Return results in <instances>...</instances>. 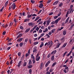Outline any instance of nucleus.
I'll return each instance as SVG.
<instances>
[{
	"instance_id": "nucleus-62",
	"label": "nucleus",
	"mask_w": 74,
	"mask_h": 74,
	"mask_svg": "<svg viewBox=\"0 0 74 74\" xmlns=\"http://www.w3.org/2000/svg\"><path fill=\"white\" fill-rule=\"evenodd\" d=\"M41 19H39L37 21V22L38 23L39 22H40V21H41Z\"/></svg>"
},
{
	"instance_id": "nucleus-59",
	"label": "nucleus",
	"mask_w": 74,
	"mask_h": 74,
	"mask_svg": "<svg viewBox=\"0 0 74 74\" xmlns=\"http://www.w3.org/2000/svg\"><path fill=\"white\" fill-rule=\"evenodd\" d=\"M64 72L65 73H67V70L66 69H64Z\"/></svg>"
},
{
	"instance_id": "nucleus-55",
	"label": "nucleus",
	"mask_w": 74,
	"mask_h": 74,
	"mask_svg": "<svg viewBox=\"0 0 74 74\" xmlns=\"http://www.w3.org/2000/svg\"><path fill=\"white\" fill-rule=\"evenodd\" d=\"M61 14H62L61 12H59V13H58V16H60L61 15Z\"/></svg>"
},
{
	"instance_id": "nucleus-36",
	"label": "nucleus",
	"mask_w": 74,
	"mask_h": 74,
	"mask_svg": "<svg viewBox=\"0 0 74 74\" xmlns=\"http://www.w3.org/2000/svg\"><path fill=\"white\" fill-rule=\"evenodd\" d=\"M12 25H13V23L12 22H10V23L9 26H12Z\"/></svg>"
},
{
	"instance_id": "nucleus-10",
	"label": "nucleus",
	"mask_w": 74,
	"mask_h": 74,
	"mask_svg": "<svg viewBox=\"0 0 74 74\" xmlns=\"http://www.w3.org/2000/svg\"><path fill=\"white\" fill-rule=\"evenodd\" d=\"M56 53V50H54V51H53L51 53V55H52L53 54L54 55H55V53Z\"/></svg>"
},
{
	"instance_id": "nucleus-6",
	"label": "nucleus",
	"mask_w": 74,
	"mask_h": 74,
	"mask_svg": "<svg viewBox=\"0 0 74 74\" xmlns=\"http://www.w3.org/2000/svg\"><path fill=\"white\" fill-rule=\"evenodd\" d=\"M36 61H39L40 59V57H36Z\"/></svg>"
},
{
	"instance_id": "nucleus-12",
	"label": "nucleus",
	"mask_w": 74,
	"mask_h": 74,
	"mask_svg": "<svg viewBox=\"0 0 74 74\" xmlns=\"http://www.w3.org/2000/svg\"><path fill=\"white\" fill-rule=\"evenodd\" d=\"M28 64L29 65H31L32 64V62L31 60H29Z\"/></svg>"
},
{
	"instance_id": "nucleus-58",
	"label": "nucleus",
	"mask_w": 74,
	"mask_h": 74,
	"mask_svg": "<svg viewBox=\"0 0 74 74\" xmlns=\"http://www.w3.org/2000/svg\"><path fill=\"white\" fill-rule=\"evenodd\" d=\"M61 17H59L57 19V20L58 21H59L60 19H61Z\"/></svg>"
},
{
	"instance_id": "nucleus-50",
	"label": "nucleus",
	"mask_w": 74,
	"mask_h": 74,
	"mask_svg": "<svg viewBox=\"0 0 74 74\" xmlns=\"http://www.w3.org/2000/svg\"><path fill=\"white\" fill-rule=\"evenodd\" d=\"M50 56H51V54H49L47 56L48 58H50Z\"/></svg>"
},
{
	"instance_id": "nucleus-17",
	"label": "nucleus",
	"mask_w": 74,
	"mask_h": 74,
	"mask_svg": "<svg viewBox=\"0 0 74 74\" xmlns=\"http://www.w3.org/2000/svg\"><path fill=\"white\" fill-rule=\"evenodd\" d=\"M63 34L64 36H65V34H66V30H64L63 32Z\"/></svg>"
},
{
	"instance_id": "nucleus-14",
	"label": "nucleus",
	"mask_w": 74,
	"mask_h": 74,
	"mask_svg": "<svg viewBox=\"0 0 74 74\" xmlns=\"http://www.w3.org/2000/svg\"><path fill=\"white\" fill-rule=\"evenodd\" d=\"M30 30V28H29L26 29V30L25 31V33H27Z\"/></svg>"
},
{
	"instance_id": "nucleus-18",
	"label": "nucleus",
	"mask_w": 74,
	"mask_h": 74,
	"mask_svg": "<svg viewBox=\"0 0 74 74\" xmlns=\"http://www.w3.org/2000/svg\"><path fill=\"white\" fill-rule=\"evenodd\" d=\"M55 59V57H54V56H53L51 58V60L53 61Z\"/></svg>"
},
{
	"instance_id": "nucleus-56",
	"label": "nucleus",
	"mask_w": 74,
	"mask_h": 74,
	"mask_svg": "<svg viewBox=\"0 0 74 74\" xmlns=\"http://www.w3.org/2000/svg\"><path fill=\"white\" fill-rule=\"evenodd\" d=\"M32 69H30L29 70V74H30L31 73H32Z\"/></svg>"
},
{
	"instance_id": "nucleus-11",
	"label": "nucleus",
	"mask_w": 74,
	"mask_h": 74,
	"mask_svg": "<svg viewBox=\"0 0 74 74\" xmlns=\"http://www.w3.org/2000/svg\"><path fill=\"white\" fill-rule=\"evenodd\" d=\"M67 44V42H65L63 46L62 47V48H64V47L66 46Z\"/></svg>"
},
{
	"instance_id": "nucleus-54",
	"label": "nucleus",
	"mask_w": 74,
	"mask_h": 74,
	"mask_svg": "<svg viewBox=\"0 0 74 74\" xmlns=\"http://www.w3.org/2000/svg\"><path fill=\"white\" fill-rule=\"evenodd\" d=\"M58 18V16H56L54 17V19H56V18Z\"/></svg>"
},
{
	"instance_id": "nucleus-40",
	"label": "nucleus",
	"mask_w": 74,
	"mask_h": 74,
	"mask_svg": "<svg viewBox=\"0 0 74 74\" xmlns=\"http://www.w3.org/2000/svg\"><path fill=\"white\" fill-rule=\"evenodd\" d=\"M51 2V0H49L47 2V4H49V3H50V2Z\"/></svg>"
},
{
	"instance_id": "nucleus-2",
	"label": "nucleus",
	"mask_w": 74,
	"mask_h": 74,
	"mask_svg": "<svg viewBox=\"0 0 74 74\" xmlns=\"http://www.w3.org/2000/svg\"><path fill=\"white\" fill-rule=\"evenodd\" d=\"M27 17L28 18H30L32 17V14L30 15V12H27Z\"/></svg>"
},
{
	"instance_id": "nucleus-42",
	"label": "nucleus",
	"mask_w": 74,
	"mask_h": 74,
	"mask_svg": "<svg viewBox=\"0 0 74 74\" xmlns=\"http://www.w3.org/2000/svg\"><path fill=\"white\" fill-rule=\"evenodd\" d=\"M63 28H64V27H61L60 28H59V30H60H60H62V29H63Z\"/></svg>"
},
{
	"instance_id": "nucleus-47",
	"label": "nucleus",
	"mask_w": 74,
	"mask_h": 74,
	"mask_svg": "<svg viewBox=\"0 0 74 74\" xmlns=\"http://www.w3.org/2000/svg\"><path fill=\"white\" fill-rule=\"evenodd\" d=\"M55 29H52L51 31V33H54V32H55Z\"/></svg>"
},
{
	"instance_id": "nucleus-38",
	"label": "nucleus",
	"mask_w": 74,
	"mask_h": 74,
	"mask_svg": "<svg viewBox=\"0 0 74 74\" xmlns=\"http://www.w3.org/2000/svg\"><path fill=\"white\" fill-rule=\"evenodd\" d=\"M18 36L19 37V38L21 37H22V34L21 33Z\"/></svg>"
},
{
	"instance_id": "nucleus-23",
	"label": "nucleus",
	"mask_w": 74,
	"mask_h": 74,
	"mask_svg": "<svg viewBox=\"0 0 74 74\" xmlns=\"http://www.w3.org/2000/svg\"><path fill=\"white\" fill-rule=\"evenodd\" d=\"M33 66V65H29L27 68L28 69H31L32 67V66Z\"/></svg>"
},
{
	"instance_id": "nucleus-27",
	"label": "nucleus",
	"mask_w": 74,
	"mask_h": 74,
	"mask_svg": "<svg viewBox=\"0 0 74 74\" xmlns=\"http://www.w3.org/2000/svg\"><path fill=\"white\" fill-rule=\"evenodd\" d=\"M24 57H25V55H23L21 58V60H22L23 59V58H24Z\"/></svg>"
},
{
	"instance_id": "nucleus-31",
	"label": "nucleus",
	"mask_w": 74,
	"mask_h": 74,
	"mask_svg": "<svg viewBox=\"0 0 74 74\" xmlns=\"http://www.w3.org/2000/svg\"><path fill=\"white\" fill-rule=\"evenodd\" d=\"M60 44L61 43H59L57 45V48H59V46H60Z\"/></svg>"
},
{
	"instance_id": "nucleus-52",
	"label": "nucleus",
	"mask_w": 74,
	"mask_h": 74,
	"mask_svg": "<svg viewBox=\"0 0 74 74\" xmlns=\"http://www.w3.org/2000/svg\"><path fill=\"white\" fill-rule=\"evenodd\" d=\"M38 30H39V28L38 27H37V28H36V30H37V31H38Z\"/></svg>"
},
{
	"instance_id": "nucleus-21",
	"label": "nucleus",
	"mask_w": 74,
	"mask_h": 74,
	"mask_svg": "<svg viewBox=\"0 0 74 74\" xmlns=\"http://www.w3.org/2000/svg\"><path fill=\"white\" fill-rule=\"evenodd\" d=\"M73 39H71L70 40V41L69 42V43H70V44H73V42H72L73 41ZM72 42V43H71V42Z\"/></svg>"
},
{
	"instance_id": "nucleus-51",
	"label": "nucleus",
	"mask_w": 74,
	"mask_h": 74,
	"mask_svg": "<svg viewBox=\"0 0 74 74\" xmlns=\"http://www.w3.org/2000/svg\"><path fill=\"white\" fill-rule=\"evenodd\" d=\"M37 14H34L32 15V16H37Z\"/></svg>"
},
{
	"instance_id": "nucleus-22",
	"label": "nucleus",
	"mask_w": 74,
	"mask_h": 74,
	"mask_svg": "<svg viewBox=\"0 0 74 74\" xmlns=\"http://www.w3.org/2000/svg\"><path fill=\"white\" fill-rule=\"evenodd\" d=\"M8 1H6L5 4V7H7V5H8Z\"/></svg>"
},
{
	"instance_id": "nucleus-5",
	"label": "nucleus",
	"mask_w": 74,
	"mask_h": 74,
	"mask_svg": "<svg viewBox=\"0 0 74 74\" xmlns=\"http://www.w3.org/2000/svg\"><path fill=\"white\" fill-rule=\"evenodd\" d=\"M72 10H73L72 8H69V9L68 10V11L67 12H68L69 14H70Z\"/></svg>"
},
{
	"instance_id": "nucleus-49",
	"label": "nucleus",
	"mask_w": 74,
	"mask_h": 74,
	"mask_svg": "<svg viewBox=\"0 0 74 74\" xmlns=\"http://www.w3.org/2000/svg\"><path fill=\"white\" fill-rule=\"evenodd\" d=\"M14 21L15 22V23H16V22H17V21H16V18L14 19Z\"/></svg>"
},
{
	"instance_id": "nucleus-32",
	"label": "nucleus",
	"mask_w": 74,
	"mask_h": 74,
	"mask_svg": "<svg viewBox=\"0 0 74 74\" xmlns=\"http://www.w3.org/2000/svg\"><path fill=\"white\" fill-rule=\"evenodd\" d=\"M51 44V42L49 41L48 43L47 42V45L48 46V45H49L50 44Z\"/></svg>"
},
{
	"instance_id": "nucleus-19",
	"label": "nucleus",
	"mask_w": 74,
	"mask_h": 74,
	"mask_svg": "<svg viewBox=\"0 0 74 74\" xmlns=\"http://www.w3.org/2000/svg\"><path fill=\"white\" fill-rule=\"evenodd\" d=\"M65 38V37H63L62 38H61L60 39L61 41H63V42H64V41L65 40H64V38Z\"/></svg>"
},
{
	"instance_id": "nucleus-4",
	"label": "nucleus",
	"mask_w": 74,
	"mask_h": 74,
	"mask_svg": "<svg viewBox=\"0 0 74 74\" xmlns=\"http://www.w3.org/2000/svg\"><path fill=\"white\" fill-rule=\"evenodd\" d=\"M51 63V61L49 60L46 64L45 65V67H47V66H48L49 65V63Z\"/></svg>"
},
{
	"instance_id": "nucleus-53",
	"label": "nucleus",
	"mask_w": 74,
	"mask_h": 74,
	"mask_svg": "<svg viewBox=\"0 0 74 74\" xmlns=\"http://www.w3.org/2000/svg\"><path fill=\"white\" fill-rule=\"evenodd\" d=\"M10 49H11V47H9L7 48V51H8V50H10Z\"/></svg>"
},
{
	"instance_id": "nucleus-30",
	"label": "nucleus",
	"mask_w": 74,
	"mask_h": 74,
	"mask_svg": "<svg viewBox=\"0 0 74 74\" xmlns=\"http://www.w3.org/2000/svg\"><path fill=\"white\" fill-rule=\"evenodd\" d=\"M31 58H32V59H34V58H35L34 57L33 54H31Z\"/></svg>"
},
{
	"instance_id": "nucleus-60",
	"label": "nucleus",
	"mask_w": 74,
	"mask_h": 74,
	"mask_svg": "<svg viewBox=\"0 0 74 74\" xmlns=\"http://www.w3.org/2000/svg\"><path fill=\"white\" fill-rule=\"evenodd\" d=\"M8 25H7V24H6L5 26V28H7V27H8Z\"/></svg>"
},
{
	"instance_id": "nucleus-46",
	"label": "nucleus",
	"mask_w": 74,
	"mask_h": 74,
	"mask_svg": "<svg viewBox=\"0 0 74 74\" xmlns=\"http://www.w3.org/2000/svg\"><path fill=\"white\" fill-rule=\"evenodd\" d=\"M42 11V10H40L38 12V14H40L41 12Z\"/></svg>"
},
{
	"instance_id": "nucleus-8",
	"label": "nucleus",
	"mask_w": 74,
	"mask_h": 74,
	"mask_svg": "<svg viewBox=\"0 0 74 74\" xmlns=\"http://www.w3.org/2000/svg\"><path fill=\"white\" fill-rule=\"evenodd\" d=\"M22 40H23V38H19L17 39V41L18 42H21L22 41Z\"/></svg>"
},
{
	"instance_id": "nucleus-26",
	"label": "nucleus",
	"mask_w": 74,
	"mask_h": 74,
	"mask_svg": "<svg viewBox=\"0 0 74 74\" xmlns=\"http://www.w3.org/2000/svg\"><path fill=\"white\" fill-rule=\"evenodd\" d=\"M40 17H37L36 18V19H35L34 21H37L38 19H40Z\"/></svg>"
},
{
	"instance_id": "nucleus-63",
	"label": "nucleus",
	"mask_w": 74,
	"mask_h": 74,
	"mask_svg": "<svg viewBox=\"0 0 74 74\" xmlns=\"http://www.w3.org/2000/svg\"><path fill=\"white\" fill-rule=\"evenodd\" d=\"M42 30L41 29H40L39 30V33H41L42 32Z\"/></svg>"
},
{
	"instance_id": "nucleus-41",
	"label": "nucleus",
	"mask_w": 74,
	"mask_h": 74,
	"mask_svg": "<svg viewBox=\"0 0 74 74\" xmlns=\"http://www.w3.org/2000/svg\"><path fill=\"white\" fill-rule=\"evenodd\" d=\"M56 62H54V63H53V64H52V66H53V67L54 66H55V65H56Z\"/></svg>"
},
{
	"instance_id": "nucleus-35",
	"label": "nucleus",
	"mask_w": 74,
	"mask_h": 74,
	"mask_svg": "<svg viewBox=\"0 0 74 74\" xmlns=\"http://www.w3.org/2000/svg\"><path fill=\"white\" fill-rule=\"evenodd\" d=\"M26 64H27V62H25L24 63L23 66H26Z\"/></svg>"
},
{
	"instance_id": "nucleus-9",
	"label": "nucleus",
	"mask_w": 74,
	"mask_h": 74,
	"mask_svg": "<svg viewBox=\"0 0 74 74\" xmlns=\"http://www.w3.org/2000/svg\"><path fill=\"white\" fill-rule=\"evenodd\" d=\"M43 6V4H42V3H40V5H39V7L40 8H42Z\"/></svg>"
},
{
	"instance_id": "nucleus-29",
	"label": "nucleus",
	"mask_w": 74,
	"mask_h": 74,
	"mask_svg": "<svg viewBox=\"0 0 74 74\" xmlns=\"http://www.w3.org/2000/svg\"><path fill=\"white\" fill-rule=\"evenodd\" d=\"M21 55V52H19L18 53V56H20Z\"/></svg>"
},
{
	"instance_id": "nucleus-43",
	"label": "nucleus",
	"mask_w": 74,
	"mask_h": 74,
	"mask_svg": "<svg viewBox=\"0 0 74 74\" xmlns=\"http://www.w3.org/2000/svg\"><path fill=\"white\" fill-rule=\"evenodd\" d=\"M21 64H18V65H17V66L18 69H19V68H20V67H21Z\"/></svg>"
},
{
	"instance_id": "nucleus-37",
	"label": "nucleus",
	"mask_w": 74,
	"mask_h": 74,
	"mask_svg": "<svg viewBox=\"0 0 74 74\" xmlns=\"http://www.w3.org/2000/svg\"><path fill=\"white\" fill-rule=\"evenodd\" d=\"M33 25V23H28L29 26H32Z\"/></svg>"
},
{
	"instance_id": "nucleus-15",
	"label": "nucleus",
	"mask_w": 74,
	"mask_h": 74,
	"mask_svg": "<svg viewBox=\"0 0 74 74\" xmlns=\"http://www.w3.org/2000/svg\"><path fill=\"white\" fill-rule=\"evenodd\" d=\"M27 21H30V19L29 18H26L25 19L24 22H26Z\"/></svg>"
},
{
	"instance_id": "nucleus-64",
	"label": "nucleus",
	"mask_w": 74,
	"mask_h": 74,
	"mask_svg": "<svg viewBox=\"0 0 74 74\" xmlns=\"http://www.w3.org/2000/svg\"><path fill=\"white\" fill-rule=\"evenodd\" d=\"M51 73L49 71H47V72L46 73V74H50Z\"/></svg>"
},
{
	"instance_id": "nucleus-28",
	"label": "nucleus",
	"mask_w": 74,
	"mask_h": 74,
	"mask_svg": "<svg viewBox=\"0 0 74 74\" xmlns=\"http://www.w3.org/2000/svg\"><path fill=\"white\" fill-rule=\"evenodd\" d=\"M59 7H61L63 5V3H61L59 5Z\"/></svg>"
},
{
	"instance_id": "nucleus-57",
	"label": "nucleus",
	"mask_w": 74,
	"mask_h": 74,
	"mask_svg": "<svg viewBox=\"0 0 74 74\" xmlns=\"http://www.w3.org/2000/svg\"><path fill=\"white\" fill-rule=\"evenodd\" d=\"M13 61V60H11L10 62V64H12V62Z\"/></svg>"
},
{
	"instance_id": "nucleus-34",
	"label": "nucleus",
	"mask_w": 74,
	"mask_h": 74,
	"mask_svg": "<svg viewBox=\"0 0 74 74\" xmlns=\"http://www.w3.org/2000/svg\"><path fill=\"white\" fill-rule=\"evenodd\" d=\"M38 44V42H34V44L35 45H37V44Z\"/></svg>"
},
{
	"instance_id": "nucleus-7",
	"label": "nucleus",
	"mask_w": 74,
	"mask_h": 74,
	"mask_svg": "<svg viewBox=\"0 0 74 74\" xmlns=\"http://www.w3.org/2000/svg\"><path fill=\"white\" fill-rule=\"evenodd\" d=\"M42 67H43V62H42L41 63V64L40 67V70H42Z\"/></svg>"
},
{
	"instance_id": "nucleus-13",
	"label": "nucleus",
	"mask_w": 74,
	"mask_h": 74,
	"mask_svg": "<svg viewBox=\"0 0 74 74\" xmlns=\"http://www.w3.org/2000/svg\"><path fill=\"white\" fill-rule=\"evenodd\" d=\"M58 3H59V1H56L54 3H53V5H56V4H57Z\"/></svg>"
},
{
	"instance_id": "nucleus-25",
	"label": "nucleus",
	"mask_w": 74,
	"mask_h": 74,
	"mask_svg": "<svg viewBox=\"0 0 74 74\" xmlns=\"http://www.w3.org/2000/svg\"><path fill=\"white\" fill-rule=\"evenodd\" d=\"M67 53V51H66L64 53L63 55H62L63 57H64V56L66 55V54Z\"/></svg>"
},
{
	"instance_id": "nucleus-39",
	"label": "nucleus",
	"mask_w": 74,
	"mask_h": 74,
	"mask_svg": "<svg viewBox=\"0 0 74 74\" xmlns=\"http://www.w3.org/2000/svg\"><path fill=\"white\" fill-rule=\"evenodd\" d=\"M54 22H55V23H56V24H57V23H58V22H59V21L57 19V20H56V21Z\"/></svg>"
},
{
	"instance_id": "nucleus-24",
	"label": "nucleus",
	"mask_w": 74,
	"mask_h": 74,
	"mask_svg": "<svg viewBox=\"0 0 74 74\" xmlns=\"http://www.w3.org/2000/svg\"><path fill=\"white\" fill-rule=\"evenodd\" d=\"M50 22L51 20L48 21L47 24V25H49Z\"/></svg>"
},
{
	"instance_id": "nucleus-16",
	"label": "nucleus",
	"mask_w": 74,
	"mask_h": 74,
	"mask_svg": "<svg viewBox=\"0 0 74 74\" xmlns=\"http://www.w3.org/2000/svg\"><path fill=\"white\" fill-rule=\"evenodd\" d=\"M69 19H70V17H68L65 21V23H67L68 22V21H69Z\"/></svg>"
},
{
	"instance_id": "nucleus-48",
	"label": "nucleus",
	"mask_w": 74,
	"mask_h": 74,
	"mask_svg": "<svg viewBox=\"0 0 74 74\" xmlns=\"http://www.w3.org/2000/svg\"><path fill=\"white\" fill-rule=\"evenodd\" d=\"M6 34V32L5 31H4L3 32L2 34L3 35H5V34Z\"/></svg>"
},
{
	"instance_id": "nucleus-61",
	"label": "nucleus",
	"mask_w": 74,
	"mask_h": 74,
	"mask_svg": "<svg viewBox=\"0 0 74 74\" xmlns=\"http://www.w3.org/2000/svg\"><path fill=\"white\" fill-rule=\"evenodd\" d=\"M55 23L54 21H53L51 23V24L52 25H54V24H55Z\"/></svg>"
},
{
	"instance_id": "nucleus-44",
	"label": "nucleus",
	"mask_w": 74,
	"mask_h": 74,
	"mask_svg": "<svg viewBox=\"0 0 74 74\" xmlns=\"http://www.w3.org/2000/svg\"><path fill=\"white\" fill-rule=\"evenodd\" d=\"M31 2L32 3V4H34V3L35 1H34V0H32L31 1Z\"/></svg>"
},
{
	"instance_id": "nucleus-1",
	"label": "nucleus",
	"mask_w": 74,
	"mask_h": 74,
	"mask_svg": "<svg viewBox=\"0 0 74 74\" xmlns=\"http://www.w3.org/2000/svg\"><path fill=\"white\" fill-rule=\"evenodd\" d=\"M15 3H13L11 6V8H12L13 10H14L15 9L16 5H15Z\"/></svg>"
},
{
	"instance_id": "nucleus-3",
	"label": "nucleus",
	"mask_w": 74,
	"mask_h": 74,
	"mask_svg": "<svg viewBox=\"0 0 74 74\" xmlns=\"http://www.w3.org/2000/svg\"><path fill=\"white\" fill-rule=\"evenodd\" d=\"M33 52L34 53V52H36L37 51V47H35L33 48Z\"/></svg>"
},
{
	"instance_id": "nucleus-33",
	"label": "nucleus",
	"mask_w": 74,
	"mask_h": 74,
	"mask_svg": "<svg viewBox=\"0 0 74 74\" xmlns=\"http://www.w3.org/2000/svg\"><path fill=\"white\" fill-rule=\"evenodd\" d=\"M19 46L21 47H22V46H23V42H21L19 44Z\"/></svg>"
},
{
	"instance_id": "nucleus-20",
	"label": "nucleus",
	"mask_w": 74,
	"mask_h": 74,
	"mask_svg": "<svg viewBox=\"0 0 74 74\" xmlns=\"http://www.w3.org/2000/svg\"><path fill=\"white\" fill-rule=\"evenodd\" d=\"M44 45V43H43V42H42L41 43V44L40 46V48H42V46Z\"/></svg>"
},
{
	"instance_id": "nucleus-45",
	"label": "nucleus",
	"mask_w": 74,
	"mask_h": 74,
	"mask_svg": "<svg viewBox=\"0 0 74 74\" xmlns=\"http://www.w3.org/2000/svg\"><path fill=\"white\" fill-rule=\"evenodd\" d=\"M20 29H21V30H23V27L22 26H21L20 27Z\"/></svg>"
}]
</instances>
